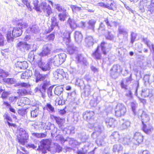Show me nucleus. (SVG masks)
Here are the masks:
<instances>
[{"label": "nucleus", "mask_w": 154, "mask_h": 154, "mask_svg": "<svg viewBox=\"0 0 154 154\" xmlns=\"http://www.w3.org/2000/svg\"><path fill=\"white\" fill-rule=\"evenodd\" d=\"M28 137V133L23 128H20L19 129V135L17 137L19 142L22 145H24Z\"/></svg>", "instance_id": "7"}, {"label": "nucleus", "mask_w": 154, "mask_h": 154, "mask_svg": "<svg viewBox=\"0 0 154 154\" xmlns=\"http://www.w3.org/2000/svg\"><path fill=\"white\" fill-rule=\"evenodd\" d=\"M48 125H49L50 128H48V129L51 130L52 131L51 134L52 135L53 134H55L56 133L57 131V128L55 127V125L54 124H51V123H49L48 124Z\"/></svg>", "instance_id": "47"}, {"label": "nucleus", "mask_w": 154, "mask_h": 154, "mask_svg": "<svg viewBox=\"0 0 154 154\" xmlns=\"http://www.w3.org/2000/svg\"><path fill=\"white\" fill-rule=\"evenodd\" d=\"M148 8L151 13H154V0H151V3Z\"/></svg>", "instance_id": "53"}, {"label": "nucleus", "mask_w": 154, "mask_h": 154, "mask_svg": "<svg viewBox=\"0 0 154 154\" xmlns=\"http://www.w3.org/2000/svg\"><path fill=\"white\" fill-rule=\"evenodd\" d=\"M32 136L37 138L45 137L47 136L46 132L41 133H32Z\"/></svg>", "instance_id": "42"}, {"label": "nucleus", "mask_w": 154, "mask_h": 154, "mask_svg": "<svg viewBox=\"0 0 154 154\" xmlns=\"http://www.w3.org/2000/svg\"><path fill=\"white\" fill-rule=\"evenodd\" d=\"M55 149L54 151V152H60L61 151L62 148L58 144H57L54 148Z\"/></svg>", "instance_id": "63"}, {"label": "nucleus", "mask_w": 154, "mask_h": 154, "mask_svg": "<svg viewBox=\"0 0 154 154\" xmlns=\"http://www.w3.org/2000/svg\"><path fill=\"white\" fill-rule=\"evenodd\" d=\"M106 124L108 127L114 128L117 125L116 120L113 118H108L105 120Z\"/></svg>", "instance_id": "18"}, {"label": "nucleus", "mask_w": 154, "mask_h": 154, "mask_svg": "<svg viewBox=\"0 0 154 154\" xmlns=\"http://www.w3.org/2000/svg\"><path fill=\"white\" fill-rule=\"evenodd\" d=\"M41 145L38 146V150L41 151L43 153H46V150H49L51 142L48 139L43 140L40 142Z\"/></svg>", "instance_id": "9"}, {"label": "nucleus", "mask_w": 154, "mask_h": 154, "mask_svg": "<svg viewBox=\"0 0 154 154\" xmlns=\"http://www.w3.org/2000/svg\"><path fill=\"white\" fill-rule=\"evenodd\" d=\"M52 65V63L51 62V60H49V59L46 63L43 61H40L38 63V66L42 71H49L51 69Z\"/></svg>", "instance_id": "11"}, {"label": "nucleus", "mask_w": 154, "mask_h": 154, "mask_svg": "<svg viewBox=\"0 0 154 154\" xmlns=\"http://www.w3.org/2000/svg\"><path fill=\"white\" fill-rule=\"evenodd\" d=\"M20 85L21 87H24L26 88V89L23 90V92L24 94H28L29 92L30 91V85L29 83L23 82L21 83Z\"/></svg>", "instance_id": "31"}, {"label": "nucleus", "mask_w": 154, "mask_h": 154, "mask_svg": "<svg viewBox=\"0 0 154 154\" xmlns=\"http://www.w3.org/2000/svg\"><path fill=\"white\" fill-rule=\"evenodd\" d=\"M8 72L2 69H0V77L2 78L6 77L9 75Z\"/></svg>", "instance_id": "54"}, {"label": "nucleus", "mask_w": 154, "mask_h": 154, "mask_svg": "<svg viewBox=\"0 0 154 154\" xmlns=\"http://www.w3.org/2000/svg\"><path fill=\"white\" fill-rule=\"evenodd\" d=\"M46 108L48 111L51 113L54 112V107L49 103L47 104Z\"/></svg>", "instance_id": "58"}, {"label": "nucleus", "mask_w": 154, "mask_h": 154, "mask_svg": "<svg viewBox=\"0 0 154 154\" xmlns=\"http://www.w3.org/2000/svg\"><path fill=\"white\" fill-rule=\"evenodd\" d=\"M42 56L40 55V53L39 54L35 53L34 54V61L36 62L38 65V63L40 61H42L41 58Z\"/></svg>", "instance_id": "45"}, {"label": "nucleus", "mask_w": 154, "mask_h": 154, "mask_svg": "<svg viewBox=\"0 0 154 154\" xmlns=\"http://www.w3.org/2000/svg\"><path fill=\"white\" fill-rule=\"evenodd\" d=\"M89 124L88 125V127L90 128H94V131L93 132L92 134V137L94 138L97 137V136H94V135L96 136L99 135L102 131L103 129V127L101 125H98L97 123L95 124H91L90 122H89Z\"/></svg>", "instance_id": "8"}, {"label": "nucleus", "mask_w": 154, "mask_h": 154, "mask_svg": "<svg viewBox=\"0 0 154 154\" xmlns=\"http://www.w3.org/2000/svg\"><path fill=\"white\" fill-rule=\"evenodd\" d=\"M38 0H34L33 1V4L34 5V8L35 10L38 11L37 10L38 8H40L39 5H38Z\"/></svg>", "instance_id": "62"}, {"label": "nucleus", "mask_w": 154, "mask_h": 154, "mask_svg": "<svg viewBox=\"0 0 154 154\" xmlns=\"http://www.w3.org/2000/svg\"><path fill=\"white\" fill-rule=\"evenodd\" d=\"M91 88L90 85H88L85 86L84 88L83 95L85 97H88L90 95L91 92Z\"/></svg>", "instance_id": "34"}, {"label": "nucleus", "mask_w": 154, "mask_h": 154, "mask_svg": "<svg viewBox=\"0 0 154 154\" xmlns=\"http://www.w3.org/2000/svg\"><path fill=\"white\" fill-rule=\"evenodd\" d=\"M23 31L20 28H14L12 32V36L14 37H17L20 36L22 34Z\"/></svg>", "instance_id": "25"}, {"label": "nucleus", "mask_w": 154, "mask_h": 154, "mask_svg": "<svg viewBox=\"0 0 154 154\" xmlns=\"http://www.w3.org/2000/svg\"><path fill=\"white\" fill-rule=\"evenodd\" d=\"M21 1L27 7L28 9H29L30 11L32 10V8L29 2V0H21Z\"/></svg>", "instance_id": "57"}, {"label": "nucleus", "mask_w": 154, "mask_h": 154, "mask_svg": "<svg viewBox=\"0 0 154 154\" xmlns=\"http://www.w3.org/2000/svg\"><path fill=\"white\" fill-rule=\"evenodd\" d=\"M96 23V21L93 20H90L88 22V27L89 29L94 30V25Z\"/></svg>", "instance_id": "48"}, {"label": "nucleus", "mask_w": 154, "mask_h": 154, "mask_svg": "<svg viewBox=\"0 0 154 154\" xmlns=\"http://www.w3.org/2000/svg\"><path fill=\"white\" fill-rule=\"evenodd\" d=\"M71 8L72 11L75 13L79 12L82 10L81 8L79 7L76 5H71Z\"/></svg>", "instance_id": "46"}, {"label": "nucleus", "mask_w": 154, "mask_h": 154, "mask_svg": "<svg viewBox=\"0 0 154 154\" xmlns=\"http://www.w3.org/2000/svg\"><path fill=\"white\" fill-rule=\"evenodd\" d=\"M71 32L65 31L63 33V40L66 43H69L70 41V35Z\"/></svg>", "instance_id": "27"}, {"label": "nucleus", "mask_w": 154, "mask_h": 154, "mask_svg": "<svg viewBox=\"0 0 154 154\" xmlns=\"http://www.w3.org/2000/svg\"><path fill=\"white\" fill-rule=\"evenodd\" d=\"M51 118L52 119H54L59 127L62 126L65 123V119L61 118L59 117H57L54 115H51Z\"/></svg>", "instance_id": "21"}, {"label": "nucleus", "mask_w": 154, "mask_h": 154, "mask_svg": "<svg viewBox=\"0 0 154 154\" xmlns=\"http://www.w3.org/2000/svg\"><path fill=\"white\" fill-rule=\"evenodd\" d=\"M143 130L147 134H150L152 133L153 131V127L150 125H148L146 124H143Z\"/></svg>", "instance_id": "26"}, {"label": "nucleus", "mask_w": 154, "mask_h": 154, "mask_svg": "<svg viewBox=\"0 0 154 154\" xmlns=\"http://www.w3.org/2000/svg\"><path fill=\"white\" fill-rule=\"evenodd\" d=\"M141 95L143 97H149L150 98L153 96V93L152 90L145 88L142 89Z\"/></svg>", "instance_id": "19"}, {"label": "nucleus", "mask_w": 154, "mask_h": 154, "mask_svg": "<svg viewBox=\"0 0 154 154\" xmlns=\"http://www.w3.org/2000/svg\"><path fill=\"white\" fill-rule=\"evenodd\" d=\"M106 2L105 4L103 2L98 3V5L101 7L107 8L109 10H115L116 8V5L114 0H102Z\"/></svg>", "instance_id": "6"}, {"label": "nucleus", "mask_w": 154, "mask_h": 154, "mask_svg": "<svg viewBox=\"0 0 154 154\" xmlns=\"http://www.w3.org/2000/svg\"><path fill=\"white\" fill-rule=\"evenodd\" d=\"M38 26L36 25H32L29 26L27 29V32L28 33H36L39 31Z\"/></svg>", "instance_id": "30"}, {"label": "nucleus", "mask_w": 154, "mask_h": 154, "mask_svg": "<svg viewBox=\"0 0 154 154\" xmlns=\"http://www.w3.org/2000/svg\"><path fill=\"white\" fill-rule=\"evenodd\" d=\"M85 42L88 47H91L94 44V40L92 36H87L85 38Z\"/></svg>", "instance_id": "28"}, {"label": "nucleus", "mask_w": 154, "mask_h": 154, "mask_svg": "<svg viewBox=\"0 0 154 154\" xmlns=\"http://www.w3.org/2000/svg\"><path fill=\"white\" fill-rule=\"evenodd\" d=\"M119 32L120 34H122L125 36L127 35V30L125 29L121 28L120 26L119 28Z\"/></svg>", "instance_id": "51"}, {"label": "nucleus", "mask_w": 154, "mask_h": 154, "mask_svg": "<svg viewBox=\"0 0 154 154\" xmlns=\"http://www.w3.org/2000/svg\"><path fill=\"white\" fill-rule=\"evenodd\" d=\"M63 90V88L61 86L56 87L55 89V94L59 96L60 95L62 92Z\"/></svg>", "instance_id": "43"}, {"label": "nucleus", "mask_w": 154, "mask_h": 154, "mask_svg": "<svg viewBox=\"0 0 154 154\" xmlns=\"http://www.w3.org/2000/svg\"><path fill=\"white\" fill-rule=\"evenodd\" d=\"M99 47L98 46L95 51L92 54L93 57L97 60L100 59L101 57V55L99 51Z\"/></svg>", "instance_id": "40"}, {"label": "nucleus", "mask_w": 154, "mask_h": 154, "mask_svg": "<svg viewBox=\"0 0 154 154\" xmlns=\"http://www.w3.org/2000/svg\"><path fill=\"white\" fill-rule=\"evenodd\" d=\"M120 142L122 143L124 145H128L133 143V141L131 139L130 137L128 135L121 139Z\"/></svg>", "instance_id": "24"}, {"label": "nucleus", "mask_w": 154, "mask_h": 154, "mask_svg": "<svg viewBox=\"0 0 154 154\" xmlns=\"http://www.w3.org/2000/svg\"><path fill=\"white\" fill-rule=\"evenodd\" d=\"M77 136L82 142H85V144L84 145V146L81 149H79L77 152L78 154H85L88 150L89 147L93 146V144L88 142H86L89 138V136L86 135L84 132L78 133Z\"/></svg>", "instance_id": "2"}, {"label": "nucleus", "mask_w": 154, "mask_h": 154, "mask_svg": "<svg viewBox=\"0 0 154 154\" xmlns=\"http://www.w3.org/2000/svg\"><path fill=\"white\" fill-rule=\"evenodd\" d=\"M34 53L33 51H31L28 55V59L30 62L34 61Z\"/></svg>", "instance_id": "59"}, {"label": "nucleus", "mask_w": 154, "mask_h": 154, "mask_svg": "<svg viewBox=\"0 0 154 154\" xmlns=\"http://www.w3.org/2000/svg\"><path fill=\"white\" fill-rule=\"evenodd\" d=\"M143 41L152 51L153 58L154 60V45L152 44H151V42L147 38H143Z\"/></svg>", "instance_id": "23"}, {"label": "nucleus", "mask_w": 154, "mask_h": 154, "mask_svg": "<svg viewBox=\"0 0 154 154\" xmlns=\"http://www.w3.org/2000/svg\"><path fill=\"white\" fill-rule=\"evenodd\" d=\"M111 17H108L104 18V21L106 23L107 25L109 27H111L115 24V22L112 21L111 20Z\"/></svg>", "instance_id": "39"}, {"label": "nucleus", "mask_w": 154, "mask_h": 154, "mask_svg": "<svg viewBox=\"0 0 154 154\" xmlns=\"http://www.w3.org/2000/svg\"><path fill=\"white\" fill-rule=\"evenodd\" d=\"M52 48V45L48 44L45 45L42 49V51L40 53V55L42 56H47L50 54Z\"/></svg>", "instance_id": "14"}, {"label": "nucleus", "mask_w": 154, "mask_h": 154, "mask_svg": "<svg viewBox=\"0 0 154 154\" xmlns=\"http://www.w3.org/2000/svg\"><path fill=\"white\" fill-rule=\"evenodd\" d=\"M40 8L37 9L38 11H43L45 15L49 17L52 13L51 8L50 5L45 2H43L39 4Z\"/></svg>", "instance_id": "5"}, {"label": "nucleus", "mask_w": 154, "mask_h": 154, "mask_svg": "<svg viewBox=\"0 0 154 154\" xmlns=\"http://www.w3.org/2000/svg\"><path fill=\"white\" fill-rule=\"evenodd\" d=\"M141 117L143 124H144L145 123H147L149 120V116L145 112H143Z\"/></svg>", "instance_id": "35"}, {"label": "nucleus", "mask_w": 154, "mask_h": 154, "mask_svg": "<svg viewBox=\"0 0 154 154\" xmlns=\"http://www.w3.org/2000/svg\"><path fill=\"white\" fill-rule=\"evenodd\" d=\"M32 74V72L31 71H26L22 73L21 75V78L23 79H27L29 77L31 76Z\"/></svg>", "instance_id": "41"}, {"label": "nucleus", "mask_w": 154, "mask_h": 154, "mask_svg": "<svg viewBox=\"0 0 154 154\" xmlns=\"http://www.w3.org/2000/svg\"><path fill=\"white\" fill-rule=\"evenodd\" d=\"M131 122L128 120H126L122 125V128L123 129H126L130 125Z\"/></svg>", "instance_id": "50"}, {"label": "nucleus", "mask_w": 154, "mask_h": 154, "mask_svg": "<svg viewBox=\"0 0 154 154\" xmlns=\"http://www.w3.org/2000/svg\"><path fill=\"white\" fill-rule=\"evenodd\" d=\"M66 55L64 53H61L59 54L51 57L49 59L51 60L52 65L53 63L55 66H59L63 63L65 60Z\"/></svg>", "instance_id": "4"}, {"label": "nucleus", "mask_w": 154, "mask_h": 154, "mask_svg": "<svg viewBox=\"0 0 154 154\" xmlns=\"http://www.w3.org/2000/svg\"><path fill=\"white\" fill-rule=\"evenodd\" d=\"M56 140L59 141L61 143H63L65 141H68L69 143L73 148L76 147L78 148V146L79 145H82L80 143L76 140H74L73 138L68 137L65 139L63 137L60 135H58L56 137Z\"/></svg>", "instance_id": "3"}, {"label": "nucleus", "mask_w": 154, "mask_h": 154, "mask_svg": "<svg viewBox=\"0 0 154 154\" xmlns=\"http://www.w3.org/2000/svg\"><path fill=\"white\" fill-rule=\"evenodd\" d=\"M17 25L19 27L18 28H20L21 29L27 27L28 26L27 23L22 21L19 22L18 23Z\"/></svg>", "instance_id": "52"}, {"label": "nucleus", "mask_w": 154, "mask_h": 154, "mask_svg": "<svg viewBox=\"0 0 154 154\" xmlns=\"http://www.w3.org/2000/svg\"><path fill=\"white\" fill-rule=\"evenodd\" d=\"M143 140V136L139 132H136L134 134L132 139L133 143L136 145H139Z\"/></svg>", "instance_id": "13"}, {"label": "nucleus", "mask_w": 154, "mask_h": 154, "mask_svg": "<svg viewBox=\"0 0 154 154\" xmlns=\"http://www.w3.org/2000/svg\"><path fill=\"white\" fill-rule=\"evenodd\" d=\"M54 7L59 12L64 13L66 11V10L59 4H55Z\"/></svg>", "instance_id": "44"}, {"label": "nucleus", "mask_w": 154, "mask_h": 154, "mask_svg": "<svg viewBox=\"0 0 154 154\" xmlns=\"http://www.w3.org/2000/svg\"><path fill=\"white\" fill-rule=\"evenodd\" d=\"M7 39L8 42H12L14 38L11 36V31H8L7 34Z\"/></svg>", "instance_id": "56"}, {"label": "nucleus", "mask_w": 154, "mask_h": 154, "mask_svg": "<svg viewBox=\"0 0 154 154\" xmlns=\"http://www.w3.org/2000/svg\"><path fill=\"white\" fill-rule=\"evenodd\" d=\"M123 147L120 144L118 143L114 145L113 148V151L114 152H119L122 151Z\"/></svg>", "instance_id": "38"}, {"label": "nucleus", "mask_w": 154, "mask_h": 154, "mask_svg": "<svg viewBox=\"0 0 154 154\" xmlns=\"http://www.w3.org/2000/svg\"><path fill=\"white\" fill-rule=\"evenodd\" d=\"M68 23L69 24L70 28L72 29H74L77 26V24L75 21L72 19L69 18L68 20Z\"/></svg>", "instance_id": "37"}, {"label": "nucleus", "mask_w": 154, "mask_h": 154, "mask_svg": "<svg viewBox=\"0 0 154 154\" xmlns=\"http://www.w3.org/2000/svg\"><path fill=\"white\" fill-rule=\"evenodd\" d=\"M75 41L78 43H80L82 40L83 36L81 33L79 31H76L74 34Z\"/></svg>", "instance_id": "32"}, {"label": "nucleus", "mask_w": 154, "mask_h": 154, "mask_svg": "<svg viewBox=\"0 0 154 154\" xmlns=\"http://www.w3.org/2000/svg\"><path fill=\"white\" fill-rule=\"evenodd\" d=\"M55 79H62L63 78H65L66 79L68 78L67 75L65 73L63 70L61 69H57L53 73Z\"/></svg>", "instance_id": "12"}, {"label": "nucleus", "mask_w": 154, "mask_h": 154, "mask_svg": "<svg viewBox=\"0 0 154 154\" xmlns=\"http://www.w3.org/2000/svg\"><path fill=\"white\" fill-rule=\"evenodd\" d=\"M137 35L136 33L134 32H132L131 34V42L133 44L135 40L136 39Z\"/></svg>", "instance_id": "64"}, {"label": "nucleus", "mask_w": 154, "mask_h": 154, "mask_svg": "<svg viewBox=\"0 0 154 154\" xmlns=\"http://www.w3.org/2000/svg\"><path fill=\"white\" fill-rule=\"evenodd\" d=\"M67 46V52L70 54H72L77 52L78 48L72 44L69 43H66Z\"/></svg>", "instance_id": "16"}, {"label": "nucleus", "mask_w": 154, "mask_h": 154, "mask_svg": "<svg viewBox=\"0 0 154 154\" xmlns=\"http://www.w3.org/2000/svg\"><path fill=\"white\" fill-rule=\"evenodd\" d=\"M55 38V35L54 34H51L46 36V38L48 41H53Z\"/></svg>", "instance_id": "61"}, {"label": "nucleus", "mask_w": 154, "mask_h": 154, "mask_svg": "<svg viewBox=\"0 0 154 154\" xmlns=\"http://www.w3.org/2000/svg\"><path fill=\"white\" fill-rule=\"evenodd\" d=\"M4 82L10 85L14 84L16 82V81L14 78H8L4 79Z\"/></svg>", "instance_id": "49"}, {"label": "nucleus", "mask_w": 154, "mask_h": 154, "mask_svg": "<svg viewBox=\"0 0 154 154\" xmlns=\"http://www.w3.org/2000/svg\"><path fill=\"white\" fill-rule=\"evenodd\" d=\"M100 47L103 54L106 55L111 48V46L110 44H107L103 42L101 43Z\"/></svg>", "instance_id": "17"}, {"label": "nucleus", "mask_w": 154, "mask_h": 154, "mask_svg": "<svg viewBox=\"0 0 154 154\" xmlns=\"http://www.w3.org/2000/svg\"><path fill=\"white\" fill-rule=\"evenodd\" d=\"M15 65L16 67L24 69H26L28 66L27 63L25 61H18Z\"/></svg>", "instance_id": "33"}, {"label": "nucleus", "mask_w": 154, "mask_h": 154, "mask_svg": "<svg viewBox=\"0 0 154 154\" xmlns=\"http://www.w3.org/2000/svg\"><path fill=\"white\" fill-rule=\"evenodd\" d=\"M115 115L117 117L124 116L126 112L125 106L122 103H118L115 109Z\"/></svg>", "instance_id": "10"}, {"label": "nucleus", "mask_w": 154, "mask_h": 154, "mask_svg": "<svg viewBox=\"0 0 154 154\" xmlns=\"http://www.w3.org/2000/svg\"><path fill=\"white\" fill-rule=\"evenodd\" d=\"M121 71L120 66L119 65H114L110 70L111 75L115 79L118 75V71Z\"/></svg>", "instance_id": "20"}, {"label": "nucleus", "mask_w": 154, "mask_h": 154, "mask_svg": "<svg viewBox=\"0 0 154 154\" xmlns=\"http://www.w3.org/2000/svg\"><path fill=\"white\" fill-rule=\"evenodd\" d=\"M120 135L118 132L114 131L112 133L110 136V139L111 141L114 142L117 141H120Z\"/></svg>", "instance_id": "22"}, {"label": "nucleus", "mask_w": 154, "mask_h": 154, "mask_svg": "<svg viewBox=\"0 0 154 154\" xmlns=\"http://www.w3.org/2000/svg\"><path fill=\"white\" fill-rule=\"evenodd\" d=\"M34 75L36 78L35 82H38V81H43L42 84L36 88L34 91L35 92H38L41 94L42 96L44 98L45 97V91L47 86L49 84V78L48 75L41 74L39 72L35 70L34 72Z\"/></svg>", "instance_id": "1"}, {"label": "nucleus", "mask_w": 154, "mask_h": 154, "mask_svg": "<svg viewBox=\"0 0 154 154\" xmlns=\"http://www.w3.org/2000/svg\"><path fill=\"white\" fill-rule=\"evenodd\" d=\"M17 46L18 49L23 51L29 50L31 47L30 45L27 44L26 42H19Z\"/></svg>", "instance_id": "15"}, {"label": "nucleus", "mask_w": 154, "mask_h": 154, "mask_svg": "<svg viewBox=\"0 0 154 154\" xmlns=\"http://www.w3.org/2000/svg\"><path fill=\"white\" fill-rule=\"evenodd\" d=\"M94 115V112L93 111H87L83 113V117L84 119L88 121L92 120V118Z\"/></svg>", "instance_id": "29"}, {"label": "nucleus", "mask_w": 154, "mask_h": 154, "mask_svg": "<svg viewBox=\"0 0 154 154\" xmlns=\"http://www.w3.org/2000/svg\"><path fill=\"white\" fill-rule=\"evenodd\" d=\"M39 112L38 109H35L34 110L31 111V116L32 117H36L38 115Z\"/></svg>", "instance_id": "55"}, {"label": "nucleus", "mask_w": 154, "mask_h": 154, "mask_svg": "<svg viewBox=\"0 0 154 154\" xmlns=\"http://www.w3.org/2000/svg\"><path fill=\"white\" fill-rule=\"evenodd\" d=\"M125 95L129 99H131L133 97L132 93L130 90L126 91Z\"/></svg>", "instance_id": "60"}, {"label": "nucleus", "mask_w": 154, "mask_h": 154, "mask_svg": "<svg viewBox=\"0 0 154 154\" xmlns=\"http://www.w3.org/2000/svg\"><path fill=\"white\" fill-rule=\"evenodd\" d=\"M76 59L79 63H83L84 64H86L87 61L85 58H84L82 55L78 54L77 55L76 57Z\"/></svg>", "instance_id": "36"}]
</instances>
